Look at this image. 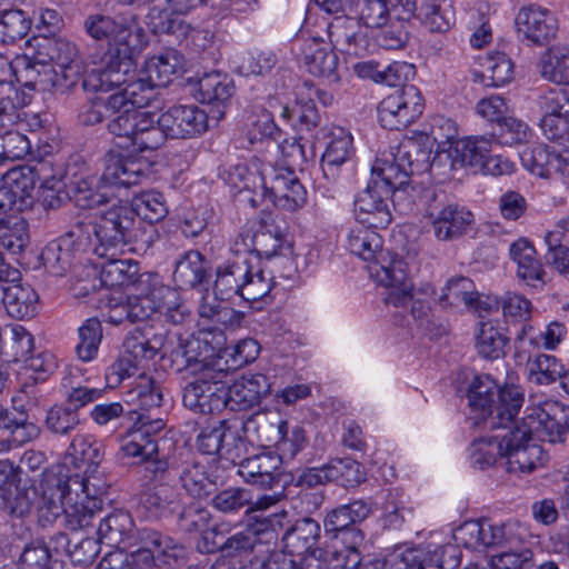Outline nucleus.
Instances as JSON below:
<instances>
[{"label": "nucleus", "instance_id": "1", "mask_svg": "<svg viewBox=\"0 0 569 569\" xmlns=\"http://www.w3.org/2000/svg\"><path fill=\"white\" fill-rule=\"evenodd\" d=\"M86 32L96 41L106 42L108 49L102 57L103 70L92 71L82 79L84 91L108 89L110 83H120L117 77L130 71L133 66V54L140 52L147 43L146 33L136 17H110L91 14L83 22Z\"/></svg>", "mask_w": 569, "mask_h": 569}, {"label": "nucleus", "instance_id": "2", "mask_svg": "<svg viewBox=\"0 0 569 569\" xmlns=\"http://www.w3.org/2000/svg\"><path fill=\"white\" fill-rule=\"evenodd\" d=\"M375 229L368 224L351 229L347 237V248L362 260L373 262L370 272L377 277L381 286L388 288L385 302L402 306L410 299L412 287L406 262L382 251V238Z\"/></svg>", "mask_w": 569, "mask_h": 569}, {"label": "nucleus", "instance_id": "3", "mask_svg": "<svg viewBox=\"0 0 569 569\" xmlns=\"http://www.w3.org/2000/svg\"><path fill=\"white\" fill-rule=\"evenodd\" d=\"M196 345H199L198 340H186L172 352L174 361L181 358L183 368L193 375L183 388V406L201 415L221 411L224 409V379L228 373L198 361L193 348Z\"/></svg>", "mask_w": 569, "mask_h": 569}, {"label": "nucleus", "instance_id": "4", "mask_svg": "<svg viewBox=\"0 0 569 569\" xmlns=\"http://www.w3.org/2000/svg\"><path fill=\"white\" fill-rule=\"evenodd\" d=\"M381 82L400 87L381 100L378 117L381 126L389 130H401L418 119L423 110V99L417 87L407 84L415 76V68L407 62L396 61L383 66Z\"/></svg>", "mask_w": 569, "mask_h": 569}, {"label": "nucleus", "instance_id": "5", "mask_svg": "<svg viewBox=\"0 0 569 569\" xmlns=\"http://www.w3.org/2000/svg\"><path fill=\"white\" fill-rule=\"evenodd\" d=\"M453 538L458 545L473 550L503 547L519 540L516 523H491L489 520L466 521L456 529Z\"/></svg>", "mask_w": 569, "mask_h": 569}, {"label": "nucleus", "instance_id": "6", "mask_svg": "<svg viewBox=\"0 0 569 569\" xmlns=\"http://www.w3.org/2000/svg\"><path fill=\"white\" fill-rule=\"evenodd\" d=\"M272 521L258 520L254 525L247 526L243 530L233 533L223 541H217L216 530L204 531L202 551L212 553L220 551L224 557H237L254 551L256 547L274 538V531L270 528Z\"/></svg>", "mask_w": 569, "mask_h": 569}, {"label": "nucleus", "instance_id": "7", "mask_svg": "<svg viewBox=\"0 0 569 569\" xmlns=\"http://www.w3.org/2000/svg\"><path fill=\"white\" fill-rule=\"evenodd\" d=\"M521 427L529 430L533 439L551 443L565 442L569 432V407L556 401L546 402L525 417Z\"/></svg>", "mask_w": 569, "mask_h": 569}, {"label": "nucleus", "instance_id": "8", "mask_svg": "<svg viewBox=\"0 0 569 569\" xmlns=\"http://www.w3.org/2000/svg\"><path fill=\"white\" fill-rule=\"evenodd\" d=\"M505 440L503 457L509 473H530L542 459V448L535 442L529 430L516 426L512 430L501 432Z\"/></svg>", "mask_w": 569, "mask_h": 569}, {"label": "nucleus", "instance_id": "9", "mask_svg": "<svg viewBox=\"0 0 569 569\" xmlns=\"http://www.w3.org/2000/svg\"><path fill=\"white\" fill-rule=\"evenodd\" d=\"M380 182L376 178H370L367 187L356 196L355 214L361 224L386 228L392 221L388 202L391 199V189Z\"/></svg>", "mask_w": 569, "mask_h": 569}, {"label": "nucleus", "instance_id": "10", "mask_svg": "<svg viewBox=\"0 0 569 569\" xmlns=\"http://www.w3.org/2000/svg\"><path fill=\"white\" fill-rule=\"evenodd\" d=\"M238 473L247 483L263 489L284 488L290 479V476L282 471L281 456L271 451L242 459Z\"/></svg>", "mask_w": 569, "mask_h": 569}, {"label": "nucleus", "instance_id": "11", "mask_svg": "<svg viewBox=\"0 0 569 569\" xmlns=\"http://www.w3.org/2000/svg\"><path fill=\"white\" fill-rule=\"evenodd\" d=\"M370 513L371 506L363 500H355L339 506L325 517V531L333 533L335 537L341 536L342 541L353 545V547L359 546L363 540V535L356 528V525L363 521Z\"/></svg>", "mask_w": 569, "mask_h": 569}, {"label": "nucleus", "instance_id": "12", "mask_svg": "<svg viewBox=\"0 0 569 569\" xmlns=\"http://www.w3.org/2000/svg\"><path fill=\"white\" fill-rule=\"evenodd\" d=\"M459 562L456 548L448 546L432 551L407 549L393 552L386 558L383 566L388 569H456Z\"/></svg>", "mask_w": 569, "mask_h": 569}, {"label": "nucleus", "instance_id": "13", "mask_svg": "<svg viewBox=\"0 0 569 569\" xmlns=\"http://www.w3.org/2000/svg\"><path fill=\"white\" fill-rule=\"evenodd\" d=\"M76 237L98 257L119 256L126 249L123 233L103 221L100 217L94 222L79 221L76 223Z\"/></svg>", "mask_w": 569, "mask_h": 569}, {"label": "nucleus", "instance_id": "14", "mask_svg": "<svg viewBox=\"0 0 569 569\" xmlns=\"http://www.w3.org/2000/svg\"><path fill=\"white\" fill-rule=\"evenodd\" d=\"M242 433L251 445L277 446L287 436V421L277 410H259L241 419Z\"/></svg>", "mask_w": 569, "mask_h": 569}, {"label": "nucleus", "instance_id": "15", "mask_svg": "<svg viewBox=\"0 0 569 569\" xmlns=\"http://www.w3.org/2000/svg\"><path fill=\"white\" fill-rule=\"evenodd\" d=\"M400 21L416 18L429 32L443 33L453 24V14L445 0H402Z\"/></svg>", "mask_w": 569, "mask_h": 569}, {"label": "nucleus", "instance_id": "16", "mask_svg": "<svg viewBox=\"0 0 569 569\" xmlns=\"http://www.w3.org/2000/svg\"><path fill=\"white\" fill-rule=\"evenodd\" d=\"M169 138L187 139L203 133L208 127V114L197 106H173L158 117Z\"/></svg>", "mask_w": 569, "mask_h": 569}, {"label": "nucleus", "instance_id": "17", "mask_svg": "<svg viewBox=\"0 0 569 569\" xmlns=\"http://www.w3.org/2000/svg\"><path fill=\"white\" fill-rule=\"evenodd\" d=\"M41 497L38 509L47 521H53L63 516L69 502L72 501L71 483L68 475L61 471H48L41 480Z\"/></svg>", "mask_w": 569, "mask_h": 569}, {"label": "nucleus", "instance_id": "18", "mask_svg": "<svg viewBox=\"0 0 569 569\" xmlns=\"http://www.w3.org/2000/svg\"><path fill=\"white\" fill-rule=\"evenodd\" d=\"M131 419L134 423L128 436V441L122 446L124 455L141 458L158 456L157 436L166 426L163 419L146 413H140L137 418L131 417Z\"/></svg>", "mask_w": 569, "mask_h": 569}, {"label": "nucleus", "instance_id": "19", "mask_svg": "<svg viewBox=\"0 0 569 569\" xmlns=\"http://www.w3.org/2000/svg\"><path fill=\"white\" fill-rule=\"evenodd\" d=\"M270 391L271 385L263 373L243 376L230 386L224 381V409L247 410L258 405Z\"/></svg>", "mask_w": 569, "mask_h": 569}, {"label": "nucleus", "instance_id": "20", "mask_svg": "<svg viewBox=\"0 0 569 569\" xmlns=\"http://www.w3.org/2000/svg\"><path fill=\"white\" fill-rule=\"evenodd\" d=\"M86 251V244L76 237L74 224L63 236L50 241L41 251L40 259L48 272L61 277L71 269L76 253Z\"/></svg>", "mask_w": 569, "mask_h": 569}, {"label": "nucleus", "instance_id": "21", "mask_svg": "<svg viewBox=\"0 0 569 569\" xmlns=\"http://www.w3.org/2000/svg\"><path fill=\"white\" fill-rule=\"evenodd\" d=\"M300 54L309 73L329 83L339 81V58L330 44L318 38L306 39L300 44Z\"/></svg>", "mask_w": 569, "mask_h": 569}, {"label": "nucleus", "instance_id": "22", "mask_svg": "<svg viewBox=\"0 0 569 569\" xmlns=\"http://www.w3.org/2000/svg\"><path fill=\"white\" fill-rule=\"evenodd\" d=\"M263 187L273 203L284 210L295 211L306 202V190L292 169L274 170Z\"/></svg>", "mask_w": 569, "mask_h": 569}, {"label": "nucleus", "instance_id": "23", "mask_svg": "<svg viewBox=\"0 0 569 569\" xmlns=\"http://www.w3.org/2000/svg\"><path fill=\"white\" fill-rule=\"evenodd\" d=\"M328 34L331 43L349 56L361 57L368 50V36L357 18L335 17L329 23Z\"/></svg>", "mask_w": 569, "mask_h": 569}, {"label": "nucleus", "instance_id": "24", "mask_svg": "<svg viewBox=\"0 0 569 569\" xmlns=\"http://www.w3.org/2000/svg\"><path fill=\"white\" fill-rule=\"evenodd\" d=\"M104 169L100 181L104 187H124L129 188L141 182L147 178V164L144 161L122 157L109 152L104 156Z\"/></svg>", "mask_w": 569, "mask_h": 569}, {"label": "nucleus", "instance_id": "25", "mask_svg": "<svg viewBox=\"0 0 569 569\" xmlns=\"http://www.w3.org/2000/svg\"><path fill=\"white\" fill-rule=\"evenodd\" d=\"M432 211L429 223L438 241H453L462 237L473 222V214L458 204H447Z\"/></svg>", "mask_w": 569, "mask_h": 569}, {"label": "nucleus", "instance_id": "26", "mask_svg": "<svg viewBox=\"0 0 569 569\" xmlns=\"http://www.w3.org/2000/svg\"><path fill=\"white\" fill-rule=\"evenodd\" d=\"M516 26L519 33L539 46L549 42L558 30L556 17L548 10L535 6L522 8L518 12Z\"/></svg>", "mask_w": 569, "mask_h": 569}, {"label": "nucleus", "instance_id": "27", "mask_svg": "<svg viewBox=\"0 0 569 569\" xmlns=\"http://www.w3.org/2000/svg\"><path fill=\"white\" fill-rule=\"evenodd\" d=\"M320 538V525L311 518L297 520L283 535V551L281 553L292 557L295 562L311 555Z\"/></svg>", "mask_w": 569, "mask_h": 569}, {"label": "nucleus", "instance_id": "28", "mask_svg": "<svg viewBox=\"0 0 569 569\" xmlns=\"http://www.w3.org/2000/svg\"><path fill=\"white\" fill-rule=\"evenodd\" d=\"M525 401L523 392L517 386H505L497 391V399L487 426L501 432L521 426L515 421Z\"/></svg>", "mask_w": 569, "mask_h": 569}, {"label": "nucleus", "instance_id": "29", "mask_svg": "<svg viewBox=\"0 0 569 569\" xmlns=\"http://www.w3.org/2000/svg\"><path fill=\"white\" fill-rule=\"evenodd\" d=\"M18 279L0 280L6 283L1 302L11 318L29 319L38 312L39 296L31 286L17 282Z\"/></svg>", "mask_w": 569, "mask_h": 569}, {"label": "nucleus", "instance_id": "30", "mask_svg": "<svg viewBox=\"0 0 569 569\" xmlns=\"http://www.w3.org/2000/svg\"><path fill=\"white\" fill-rule=\"evenodd\" d=\"M163 396L161 386L146 373H139L131 388L126 392V402L131 407L129 413L133 418L140 413L151 415V411L159 409Z\"/></svg>", "mask_w": 569, "mask_h": 569}, {"label": "nucleus", "instance_id": "31", "mask_svg": "<svg viewBox=\"0 0 569 569\" xmlns=\"http://www.w3.org/2000/svg\"><path fill=\"white\" fill-rule=\"evenodd\" d=\"M132 70L133 68L126 73L121 71L119 72V76L113 73L112 79L116 80L117 77H119L121 82L119 84L110 83V86H107L108 89L99 90L98 92L107 93L116 88L117 90L111 93L112 97L123 98L127 107L136 108V110H139L148 106L154 97L153 90L157 87L149 81L148 76L143 74V71H141V74L136 80L128 81L126 76L129 74Z\"/></svg>", "mask_w": 569, "mask_h": 569}, {"label": "nucleus", "instance_id": "32", "mask_svg": "<svg viewBox=\"0 0 569 569\" xmlns=\"http://www.w3.org/2000/svg\"><path fill=\"white\" fill-rule=\"evenodd\" d=\"M233 91L232 80L221 72L206 73L198 81L199 101L216 108L211 112L217 120L224 116V104Z\"/></svg>", "mask_w": 569, "mask_h": 569}, {"label": "nucleus", "instance_id": "33", "mask_svg": "<svg viewBox=\"0 0 569 569\" xmlns=\"http://www.w3.org/2000/svg\"><path fill=\"white\" fill-rule=\"evenodd\" d=\"M565 328L558 322L550 323L545 331L537 330L531 325H522L516 336V356L519 359L531 358V352L539 347L553 349L561 341Z\"/></svg>", "mask_w": 569, "mask_h": 569}, {"label": "nucleus", "instance_id": "34", "mask_svg": "<svg viewBox=\"0 0 569 569\" xmlns=\"http://www.w3.org/2000/svg\"><path fill=\"white\" fill-rule=\"evenodd\" d=\"M28 49L32 51V58L39 64L70 63L78 53L77 47L69 40L48 36L33 37L28 41Z\"/></svg>", "mask_w": 569, "mask_h": 569}, {"label": "nucleus", "instance_id": "35", "mask_svg": "<svg viewBox=\"0 0 569 569\" xmlns=\"http://www.w3.org/2000/svg\"><path fill=\"white\" fill-rule=\"evenodd\" d=\"M139 507L148 518L163 519L179 509L180 495L172 486L160 483L141 492Z\"/></svg>", "mask_w": 569, "mask_h": 569}, {"label": "nucleus", "instance_id": "36", "mask_svg": "<svg viewBox=\"0 0 569 569\" xmlns=\"http://www.w3.org/2000/svg\"><path fill=\"white\" fill-rule=\"evenodd\" d=\"M211 267L198 250H189L176 262L173 280L181 289H194L210 279Z\"/></svg>", "mask_w": 569, "mask_h": 569}, {"label": "nucleus", "instance_id": "37", "mask_svg": "<svg viewBox=\"0 0 569 569\" xmlns=\"http://www.w3.org/2000/svg\"><path fill=\"white\" fill-rule=\"evenodd\" d=\"M250 272V261L247 257H236L220 264L216 270L213 286L214 295L221 299H229L239 293L240 287Z\"/></svg>", "mask_w": 569, "mask_h": 569}, {"label": "nucleus", "instance_id": "38", "mask_svg": "<svg viewBox=\"0 0 569 569\" xmlns=\"http://www.w3.org/2000/svg\"><path fill=\"white\" fill-rule=\"evenodd\" d=\"M134 292L144 297L152 311L159 313L169 310L179 297L174 289L162 283L159 274L149 272L137 278Z\"/></svg>", "mask_w": 569, "mask_h": 569}, {"label": "nucleus", "instance_id": "39", "mask_svg": "<svg viewBox=\"0 0 569 569\" xmlns=\"http://www.w3.org/2000/svg\"><path fill=\"white\" fill-rule=\"evenodd\" d=\"M54 543V552H66L74 565L87 566L93 562L100 552L99 538H78L70 539L66 533L58 532L51 538Z\"/></svg>", "mask_w": 569, "mask_h": 569}, {"label": "nucleus", "instance_id": "40", "mask_svg": "<svg viewBox=\"0 0 569 569\" xmlns=\"http://www.w3.org/2000/svg\"><path fill=\"white\" fill-rule=\"evenodd\" d=\"M177 479L186 493L196 499L211 496L216 489V481L210 478L206 466L200 462H184L177 469Z\"/></svg>", "mask_w": 569, "mask_h": 569}, {"label": "nucleus", "instance_id": "41", "mask_svg": "<svg viewBox=\"0 0 569 569\" xmlns=\"http://www.w3.org/2000/svg\"><path fill=\"white\" fill-rule=\"evenodd\" d=\"M101 258L106 259V262L100 266V280L104 287H131L136 290V281L140 276L138 262L118 259V256Z\"/></svg>", "mask_w": 569, "mask_h": 569}, {"label": "nucleus", "instance_id": "42", "mask_svg": "<svg viewBox=\"0 0 569 569\" xmlns=\"http://www.w3.org/2000/svg\"><path fill=\"white\" fill-rule=\"evenodd\" d=\"M134 532L131 516L123 510H116L99 520L98 538L109 546H120L129 542Z\"/></svg>", "mask_w": 569, "mask_h": 569}, {"label": "nucleus", "instance_id": "43", "mask_svg": "<svg viewBox=\"0 0 569 569\" xmlns=\"http://www.w3.org/2000/svg\"><path fill=\"white\" fill-rule=\"evenodd\" d=\"M183 57L176 50H166L147 60L143 74L157 88L167 87L183 68Z\"/></svg>", "mask_w": 569, "mask_h": 569}, {"label": "nucleus", "instance_id": "44", "mask_svg": "<svg viewBox=\"0 0 569 569\" xmlns=\"http://www.w3.org/2000/svg\"><path fill=\"white\" fill-rule=\"evenodd\" d=\"M499 387L497 382L488 375L477 376L472 380L468 390V400L471 410L477 415L476 419L482 420L487 426L489 417L492 415L495 396Z\"/></svg>", "mask_w": 569, "mask_h": 569}, {"label": "nucleus", "instance_id": "45", "mask_svg": "<svg viewBox=\"0 0 569 569\" xmlns=\"http://www.w3.org/2000/svg\"><path fill=\"white\" fill-rule=\"evenodd\" d=\"M493 138L475 136L461 139L456 142L452 150V162L455 164L468 166L480 170L483 161L492 151Z\"/></svg>", "mask_w": 569, "mask_h": 569}, {"label": "nucleus", "instance_id": "46", "mask_svg": "<svg viewBox=\"0 0 569 569\" xmlns=\"http://www.w3.org/2000/svg\"><path fill=\"white\" fill-rule=\"evenodd\" d=\"M402 0H357L358 20L366 27L381 28L389 20L400 21L399 4Z\"/></svg>", "mask_w": 569, "mask_h": 569}, {"label": "nucleus", "instance_id": "47", "mask_svg": "<svg viewBox=\"0 0 569 569\" xmlns=\"http://www.w3.org/2000/svg\"><path fill=\"white\" fill-rule=\"evenodd\" d=\"M540 76L557 84H569V47L557 44L547 49L539 61Z\"/></svg>", "mask_w": 569, "mask_h": 569}, {"label": "nucleus", "instance_id": "48", "mask_svg": "<svg viewBox=\"0 0 569 569\" xmlns=\"http://www.w3.org/2000/svg\"><path fill=\"white\" fill-rule=\"evenodd\" d=\"M46 163L37 166H23L12 169L8 173L7 184L14 191L20 201L29 197L37 184L48 187L49 180L42 174Z\"/></svg>", "mask_w": 569, "mask_h": 569}, {"label": "nucleus", "instance_id": "49", "mask_svg": "<svg viewBox=\"0 0 569 569\" xmlns=\"http://www.w3.org/2000/svg\"><path fill=\"white\" fill-rule=\"evenodd\" d=\"M168 137L162 126L154 120V114L144 111L130 143L140 152L157 150Z\"/></svg>", "mask_w": 569, "mask_h": 569}, {"label": "nucleus", "instance_id": "50", "mask_svg": "<svg viewBox=\"0 0 569 569\" xmlns=\"http://www.w3.org/2000/svg\"><path fill=\"white\" fill-rule=\"evenodd\" d=\"M58 555L54 552V543L51 547L43 540L31 541L20 556L21 569H63Z\"/></svg>", "mask_w": 569, "mask_h": 569}, {"label": "nucleus", "instance_id": "51", "mask_svg": "<svg viewBox=\"0 0 569 569\" xmlns=\"http://www.w3.org/2000/svg\"><path fill=\"white\" fill-rule=\"evenodd\" d=\"M315 558L317 561V569H355V565L359 563V551L358 546L350 545L346 547V550L341 551H326L323 549L315 550L311 555L301 558L299 562H296V569L305 568L302 562L307 558Z\"/></svg>", "mask_w": 569, "mask_h": 569}, {"label": "nucleus", "instance_id": "52", "mask_svg": "<svg viewBox=\"0 0 569 569\" xmlns=\"http://www.w3.org/2000/svg\"><path fill=\"white\" fill-rule=\"evenodd\" d=\"M501 432L488 438L473 440L469 448L470 463L480 470L493 466L497 459L503 457L505 440H501Z\"/></svg>", "mask_w": 569, "mask_h": 569}, {"label": "nucleus", "instance_id": "53", "mask_svg": "<svg viewBox=\"0 0 569 569\" xmlns=\"http://www.w3.org/2000/svg\"><path fill=\"white\" fill-rule=\"evenodd\" d=\"M103 500L84 499L81 496L71 503L63 513V521L71 530H79L93 525L102 510Z\"/></svg>", "mask_w": 569, "mask_h": 569}, {"label": "nucleus", "instance_id": "54", "mask_svg": "<svg viewBox=\"0 0 569 569\" xmlns=\"http://www.w3.org/2000/svg\"><path fill=\"white\" fill-rule=\"evenodd\" d=\"M322 156L323 170L343 164L353 153L352 136L341 127H332Z\"/></svg>", "mask_w": 569, "mask_h": 569}, {"label": "nucleus", "instance_id": "55", "mask_svg": "<svg viewBox=\"0 0 569 569\" xmlns=\"http://www.w3.org/2000/svg\"><path fill=\"white\" fill-rule=\"evenodd\" d=\"M34 498L36 489L20 481L0 491V509L10 516L23 517L30 511Z\"/></svg>", "mask_w": 569, "mask_h": 569}, {"label": "nucleus", "instance_id": "56", "mask_svg": "<svg viewBox=\"0 0 569 569\" xmlns=\"http://www.w3.org/2000/svg\"><path fill=\"white\" fill-rule=\"evenodd\" d=\"M120 99L122 100L121 106L113 111H109L107 116V130L114 137L126 138L130 141L144 111L129 108L124 99Z\"/></svg>", "mask_w": 569, "mask_h": 569}, {"label": "nucleus", "instance_id": "57", "mask_svg": "<svg viewBox=\"0 0 569 569\" xmlns=\"http://www.w3.org/2000/svg\"><path fill=\"white\" fill-rule=\"evenodd\" d=\"M27 93L11 81H0V127L16 122L18 110L28 104Z\"/></svg>", "mask_w": 569, "mask_h": 569}, {"label": "nucleus", "instance_id": "58", "mask_svg": "<svg viewBox=\"0 0 569 569\" xmlns=\"http://www.w3.org/2000/svg\"><path fill=\"white\" fill-rule=\"evenodd\" d=\"M69 453L74 461L87 466L86 472H98V468L104 458L103 445L83 435H77L72 438Z\"/></svg>", "mask_w": 569, "mask_h": 569}, {"label": "nucleus", "instance_id": "59", "mask_svg": "<svg viewBox=\"0 0 569 569\" xmlns=\"http://www.w3.org/2000/svg\"><path fill=\"white\" fill-rule=\"evenodd\" d=\"M121 101L119 97H112L111 93L106 97L99 94L90 98L80 107L78 121L84 127L99 124L107 119L109 111H113L121 106Z\"/></svg>", "mask_w": 569, "mask_h": 569}, {"label": "nucleus", "instance_id": "60", "mask_svg": "<svg viewBox=\"0 0 569 569\" xmlns=\"http://www.w3.org/2000/svg\"><path fill=\"white\" fill-rule=\"evenodd\" d=\"M79 412L63 405H54L47 410L43 426L56 437L70 436L80 426Z\"/></svg>", "mask_w": 569, "mask_h": 569}, {"label": "nucleus", "instance_id": "61", "mask_svg": "<svg viewBox=\"0 0 569 569\" xmlns=\"http://www.w3.org/2000/svg\"><path fill=\"white\" fill-rule=\"evenodd\" d=\"M330 482L352 488L365 480L366 473L360 462L351 458L333 459L326 465Z\"/></svg>", "mask_w": 569, "mask_h": 569}, {"label": "nucleus", "instance_id": "62", "mask_svg": "<svg viewBox=\"0 0 569 569\" xmlns=\"http://www.w3.org/2000/svg\"><path fill=\"white\" fill-rule=\"evenodd\" d=\"M130 207L133 209L136 218L140 217L151 224L162 220L168 213L163 194L154 190L136 196Z\"/></svg>", "mask_w": 569, "mask_h": 569}, {"label": "nucleus", "instance_id": "63", "mask_svg": "<svg viewBox=\"0 0 569 569\" xmlns=\"http://www.w3.org/2000/svg\"><path fill=\"white\" fill-rule=\"evenodd\" d=\"M211 506L226 515L237 513L242 509H253L252 493L242 487H229L217 492L211 499Z\"/></svg>", "mask_w": 569, "mask_h": 569}, {"label": "nucleus", "instance_id": "64", "mask_svg": "<svg viewBox=\"0 0 569 569\" xmlns=\"http://www.w3.org/2000/svg\"><path fill=\"white\" fill-rule=\"evenodd\" d=\"M31 24V19L24 11L3 9L0 13V42L13 43L24 38Z\"/></svg>", "mask_w": 569, "mask_h": 569}]
</instances>
